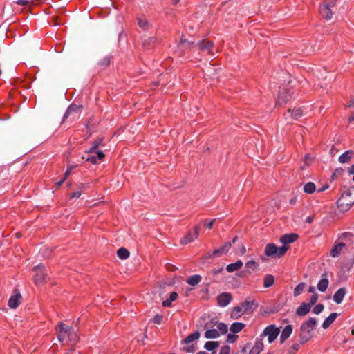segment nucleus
Listing matches in <instances>:
<instances>
[{"label":"nucleus","instance_id":"3","mask_svg":"<svg viewBox=\"0 0 354 354\" xmlns=\"http://www.w3.org/2000/svg\"><path fill=\"white\" fill-rule=\"evenodd\" d=\"M292 92L290 88L286 86L279 88L277 99L276 101L277 104L283 105L286 104L292 98Z\"/></svg>","mask_w":354,"mask_h":354},{"label":"nucleus","instance_id":"19","mask_svg":"<svg viewBox=\"0 0 354 354\" xmlns=\"http://www.w3.org/2000/svg\"><path fill=\"white\" fill-rule=\"evenodd\" d=\"M344 248V242H338L337 241H336L334 246L330 250V255L333 257H338L341 254Z\"/></svg>","mask_w":354,"mask_h":354},{"label":"nucleus","instance_id":"27","mask_svg":"<svg viewBox=\"0 0 354 354\" xmlns=\"http://www.w3.org/2000/svg\"><path fill=\"white\" fill-rule=\"evenodd\" d=\"M243 266V262L241 260H238L234 263H230L227 266L226 270L228 272H233L239 270Z\"/></svg>","mask_w":354,"mask_h":354},{"label":"nucleus","instance_id":"24","mask_svg":"<svg viewBox=\"0 0 354 354\" xmlns=\"http://www.w3.org/2000/svg\"><path fill=\"white\" fill-rule=\"evenodd\" d=\"M310 305H308L307 303H302L296 310L297 315L299 316H304L308 313L310 310Z\"/></svg>","mask_w":354,"mask_h":354},{"label":"nucleus","instance_id":"23","mask_svg":"<svg viewBox=\"0 0 354 354\" xmlns=\"http://www.w3.org/2000/svg\"><path fill=\"white\" fill-rule=\"evenodd\" d=\"M157 43V39L154 37H149L142 41L144 48L149 50L155 46Z\"/></svg>","mask_w":354,"mask_h":354},{"label":"nucleus","instance_id":"38","mask_svg":"<svg viewBox=\"0 0 354 354\" xmlns=\"http://www.w3.org/2000/svg\"><path fill=\"white\" fill-rule=\"evenodd\" d=\"M219 346L218 342L209 341L205 344L204 348L209 351H214Z\"/></svg>","mask_w":354,"mask_h":354},{"label":"nucleus","instance_id":"20","mask_svg":"<svg viewBox=\"0 0 354 354\" xmlns=\"http://www.w3.org/2000/svg\"><path fill=\"white\" fill-rule=\"evenodd\" d=\"M298 238L296 234H286L280 238V241L284 245L295 242Z\"/></svg>","mask_w":354,"mask_h":354},{"label":"nucleus","instance_id":"18","mask_svg":"<svg viewBox=\"0 0 354 354\" xmlns=\"http://www.w3.org/2000/svg\"><path fill=\"white\" fill-rule=\"evenodd\" d=\"M21 295L18 290H15L14 295H12L8 300V306L11 308H16L19 304V299Z\"/></svg>","mask_w":354,"mask_h":354},{"label":"nucleus","instance_id":"46","mask_svg":"<svg viewBox=\"0 0 354 354\" xmlns=\"http://www.w3.org/2000/svg\"><path fill=\"white\" fill-rule=\"evenodd\" d=\"M223 268H221V269H218V270H216V269H214V270H212L211 271L208 272H207V279H210V281H212V277H213L214 276H215L216 274L220 273L221 272L223 271Z\"/></svg>","mask_w":354,"mask_h":354},{"label":"nucleus","instance_id":"54","mask_svg":"<svg viewBox=\"0 0 354 354\" xmlns=\"http://www.w3.org/2000/svg\"><path fill=\"white\" fill-rule=\"evenodd\" d=\"M230 347L227 345L223 346L219 352V354H230Z\"/></svg>","mask_w":354,"mask_h":354},{"label":"nucleus","instance_id":"30","mask_svg":"<svg viewBox=\"0 0 354 354\" xmlns=\"http://www.w3.org/2000/svg\"><path fill=\"white\" fill-rule=\"evenodd\" d=\"M178 293L173 292L170 294L169 299L162 301V306L164 307H170L173 301H176L178 298Z\"/></svg>","mask_w":354,"mask_h":354},{"label":"nucleus","instance_id":"9","mask_svg":"<svg viewBox=\"0 0 354 354\" xmlns=\"http://www.w3.org/2000/svg\"><path fill=\"white\" fill-rule=\"evenodd\" d=\"M232 247L231 242H225L221 248L216 249L212 252L207 253L206 258H214L221 257L226 254Z\"/></svg>","mask_w":354,"mask_h":354},{"label":"nucleus","instance_id":"51","mask_svg":"<svg viewBox=\"0 0 354 354\" xmlns=\"http://www.w3.org/2000/svg\"><path fill=\"white\" fill-rule=\"evenodd\" d=\"M317 299H318V296L316 293H314L310 299V301H309V303H307L308 305H310V307L312 306H313L317 301Z\"/></svg>","mask_w":354,"mask_h":354},{"label":"nucleus","instance_id":"7","mask_svg":"<svg viewBox=\"0 0 354 354\" xmlns=\"http://www.w3.org/2000/svg\"><path fill=\"white\" fill-rule=\"evenodd\" d=\"M58 339L62 344H75L79 339L77 333H58Z\"/></svg>","mask_w":354,"mask_h":354},{"label":"nucleus","instance_id":"50","mask_svg":"<svg viewBox=\"0 0 354 354\" xmlns=\"http://www.w3.org/2000/svg\"><path fill=\"white\" fill-rule=\"evenodd\" d=\"M148 337L146 333H140L139 335L136 337L138 342L145 344V341L147 339Z\"/></svg>","mask_w":354,"mask_h":354},{"label":"nucleus","instance_id":"21","mask_svg":"<svg viewBox=\"0 0 354 354\" xmlns=\"http://www.w3.org/2000/svg\"><path fill=\"white\" fill-rule=\"evenodd\" d=\"M353 236L351 232H346L341 234L337 241L338 242H344L346 245V243H351L353 242Z\"/></svg>","mask_w":354,"mask_h":354},{"label":"nucleus","instance_id":"32","mask_svg":"<svg viewBox=\"0 0 354 354\" xmlns=\"http://www.w3.org/2000/svg\"><path fill=\"white\" fill-rule=\"evenodd\" d=\"M311 338L310 333H299L296 340L299 342V345L306 343Z\"/></svg>","mask_w":354,"mask_h":354},{"label":"nucleus","instance_id":"31","mask_svg":"<svg viewBox=\"0 0 354 354\" xmlns=\"http://www.w3.org/2000/svg\"><path fill=\"white\" fill-rule=\"evenodd\" d=\"M243 313H245L241 308L240 306L234 307L231 313V318L233 319H239Z\"/></svg>","mask_w":354,"mask_h":354},{"label":"nucleus","instance_id":"4","mask_svg":"<svg viewBox=\"0 0 354 354\" xmlns=\"http://www.w3.org/2000/svg\"><path fill=\"white\" fill-rule=\"evenodd\" d=\"M351 193L349 191L344 192L342 197L337 201V205L342 211H347L354 203V201L349 200Z\"/></svg>","mask_w":354,"mask_h":354},{"label":"nucleus","instance_id":"62","mask_svg":"<svg viewBox=\"0 0 354 354\" xmlns=\"http://www.w3.org/2000/svg\"><path fill=\"white\" fill-rule=\"evenodd\" d=\"M66 180V178H63L61 180H59V182H57L56 183L57 185V187L59 188L63 183Z\"/></svg>","mask_w":354,"mask_h":354},{"label":"nucleus","instance_id":"33","mask_svg":"<svg viewBox=\"0 0 354 354\" xmlns=\"http://www.w3.org/2000/svg\"><path fill=\"white\" fill-rule=\"evenodd\" d=\"M201 281V277L198 274H195L189 277L187 279V283L191 286H196Z\"/></svg>","mask_w":354,"mask_h":354},{"label":"nucleus","instance_id":"63","mask_svg":"<svg viewBox=\"0 0 354 354\" xmlns=\"http://www.w3.org/2000/svg\"><path fill=\"white\" fill-rule=\"evenodd\" d=\"M110 62H111L110 58L109 57H106L103 60V63L102 64L107 66V65H109L110 64Z\"/></svg>","mask_w":354,"mask_h":354},{"label":"nucleus","instance_id":"44","mask_svg":"<svg viewBox=\"0 0 354 354\" xmlns=\"http://www.w3.org/2000/svg\"><path fill=\"white\" fill-rule=\"evenodd\" d=\"M279 334V333H262L261 335V337H263L268 335V342L270 343H272L277 339Z\"/></svg>","mask_w":354,"mask_h":354},{"label":"nucleus","instance_id":"64","mask_svg":"<svg viewBox=\"0 0 354 354\" xmlns=\"http://www.w3.org/2000/svg\"><path fill=\"white\" fill-rule=\"evenodd\" d=\"M348 173L350 174H354V164L349 167Z\"/></svg>","mask_w":354,"mask_h":354},{"label":"nucleus","instance_id":"49","mask_svg":"<svg viewBox=\"0 0 354 354\" xmlns=\"http://www.w3.org/2000/svg\"><path fill=\"white\" fill-rule=\"evenodd\" d=\"M299 348V344H294L289 349L288 354H295Z\"/></svg>","mask_w":354,"mask_h":354},{"label":"nucleus","instance_id":"29","mask_svg":"<svg viewBox=\"0 0 354 354\" xmlns=\"http://www.w3.org/2000/svg\"><path fill=\"white\" fill-rule=\"evenodd\" d=\"M263 347L262 339H257L255 344L251 348L252 354H259L263 349Z\"/></svg>","mask_w":354,"mask_h":354},{"label":"nucleus","instance_id":"56","mask_svg":"<svg viewBox=\"0 0 354 354\" xmlns=\"http://www.w3.org/2000/svg\"><path fill=\"white\" fill-rule=\"evenodd\" d=\"M162 320V316L160 315H156L153 319V322L157 324H160Z\"/></svg>","mask_w":354,"mask_h":354},{"label":"nucleus","instance_id":"13","mask_svg":"<svg viewBox=\"0 0 354 354\" xmlns=\"http://www.w3.org/2000/svg\"><path fill=\"white\" fill-rule=\"evenodd\" d=\"M198 50L201 52L205 53L208 55H214L212 52V48L214 46V43L207 39H203L201 41L198 42L196 46Z\"/></svg>","mask_w":354,"mask_h":354},{"label":"nucleus","instance_id":"8","mask_svg":"<svg viewBox=\"0 0 354 354\" xmlns=\"http://www.w3.org/2000/svg\"><path fill=\"white\" fill-rule=\"evenodd\" d=\"M335 3L330 1L329 3H324L319 6V12L322 17L326 20H330L333 16L331 8L335 6Z\"/></svg>","mask_w":354,"mask_h":354},{"label":"nucleus","instance_id":"15","mask_svg":"<svg viewBox=\"0 0 354 354\" xmlns=\"http://www.w3.org/2000/svg\"><path fill=\"white\" fill-rule=\"evenodd\" d=\"M56 332H75V330H78V328L77 324H71L68 325L63 322H59L56 326Z\"/></svg>","mask_w":354,"mask_h":354},{"label":"nucleus","instance_id":"43","mask_svg":"<svg viewBox=\"0 0 354 354\" xmlns=\"http://www.w3.org/2000/svg\"><path fill=\"white\" fill-rule=\"evenodd\" d=\"M281 327H277L274 324H270L266 327L263 332H281Z\"/></svg>","mask_w":354,"mask_h":354},{"label":"nucleus","instance_id":"60","mask_svg":"<svg viewBox=\"0 0 354 354\" xmlns=\"http://www.w3.org/2000/svg\"><path fill=\"white\" fill-rule=\"evenodd\" d=\"M73 167H68L65 174H64V178H66V179L68 178V176H69L71 170H72Z\"/></svg>","mask_w":354,"mask_h":354},{"label":"nucleus","instance_id":"10","mask_svg":"<svg viewBox=\"0 0 354 354\" xmlns=\"http://www.w3.org/2000/svg\"><path fill=\"white\" fill-rule=\"evenodd\" d=\"M34 271L36 272L34 276V281L36 285L42 283L46 277V272L45 268L42 265H38L34 268Z\"/></svg>","mask_w":354,"mask_h":354},{"label":"nucleus","instance_id":"1","mask_svg":"<svg viewBox=\"0 0 354 354\" xmlns=\"http://www.w3.org/2000/svg\"><path fill=\"white\" fill-rule=\"evenodd\" d=\"M288 250V247L286 245L277 247L274 243H268L265 248V254L268 257L281 258L286 254Z\"/></svg>","mask_w":354,"mask_h":354},{"label":"nucleus","instance_id":"55","mask_svg":"<svg viewBox=\"0 0 354 354\" xmlns=\"http://www.w3.org/2000/svg\"><path fill=\"white\" fill-rule=\"evenodd\" d=\"M221 333H205L207 339H216L220 336Z\"/></svg>","mask_w":354,"mask_h":354},{"label":"nucleus","instance_id":"45","mask_svg":"<svg viewBox=\"0 0 354 354\" xmlns=\"http://www.w3.org/2000/svg\"><path fill=\"white\" fill-rule=\"evenodd\" d=\"M258 266L259 265L253 260L249 261L245 263V267L252 270H255Z\"/></svg>","mask_w":354,"mask_h":354},{"label":"nucleus","instance_id":"5","mask_svg":"<svg viewBox=\"0 0 354 354\" xmlns=\"http://www.w3.org/2000/svg\"><path fill=\"white\" fill-rule=\"evenodd\" d=\"M200 337V333H191L189 336L185 338L182 343L184 344L183 346V350L187 353H192L194 351V344L192 343L198 339Z\"/></svg>","mask_w":354,"mask_h":354},{"label":"nucleus","instance_id":"22","mask_svg":"<svg viewBox=\"0 0 354 354\" xmlns=\"http://www.w3.org/2000/svg\"><path fill=\"white\" fill-rule=\"evenodd\" d=\"M346 295V289L344 288H341L333 295V300L337 304H341L343 301V299Z\"/></svg>","mask_w":354,"mask_h":354},{"label":"nucleus","instance_id":"34","mask_svg":"<svg viewBox=\"0 0 354 354\" xmlns=\"http://www.w3.org/2000/svg\"><path fill=\"white\" fill-rule=\"evenodd\" d=\"M274 283V278L272 274H266L263 279V286L269 288Z\"/></svg>","mask_w":354,"mask_h":354},{"label":"nucleus","instance_id":"12","mask_svg":"<svg viewBox=\"0 0 354 354\" xmlns=\"http://www.w3.org/2000/svg\"><path fill=\"white\" fill-rule=\"evenodd\" d=\"M86 156H83V158L94 165L102 161L105 157L102 151H97L94 153H86Z\"/></svg>","mask_w":354,"mask_h":354},{"label":"nucleus","instance_id":"57","mask_svg":"<svg viewBox=\"0 0 354 354\" xmlns=\"http://www.w3.org/2000/svg\"><path fill=\"white\" fill-rule=\"evenodd\" d=\"M291 333H281L280 337V341L281 343L284 342L288 338H289Z\"/></svg>","mask_w":354,"mask_h":354},{"label":"nucleus","instance_id":"58","mask_svg":"<svg viewBox=\"0 0 354 354\" xmlns=\"http://www.w3.org/2000/svg\"><path fill=\"white\" fill-rule=\"evenodd\" d=\"M81 196V192H79V191H77V192H74L73 193H71V196H70V198H80V196Z\"/></svg>","mask_w":354,"mask_h":354},{"label":"nucleus","instance_id":"17","mask_svg":"<svg viewBox=\"0 0 354 354\" xmlns=\"http://www.w3.org/2000/svg\"><path fill=\"white\" fill-rule=\"evenodd\" d=\"M317 322L314 318H310L301 326V332H311L315 330Z\"/></svg>","mask_w":354,"mask_h":354},{"label":"nucleus","instance_id":"59","mask_svg":"<svg viewBox=\"0 0 354 354\" xmlns=\"http://www.w3.org/2000/svg\"><path fill=\"white\" fill-rule=\"evenodd\" d=\"M292 326L291 325H287L283 329L282 332H292Z\"/></svg>","mask_w":354,"mask_h":354},{"label":"nucleus","instance_id":"47","mask_svg":"<svg viewBox=\"0 0 354 354\" xmlns=\"http://www.w3.org/2000/svg\"><path fill=\"white\" fill-rule=\"evenodd\" d=\"M238 335L236 333H229L227 337V342L229 343H234L236 341Z\"/></svg>","mask_w":354,"mask_h":354},{"label":"nucleus","instance_id":"39","mask_svg":"<svg viewBox=\"0 0 354 354\" xmlns=\"http://www.w3.org/2000/svg\"><path fill=\"white\" fill-rule=\"evenodd\" d=\"M117 254L120 259H127L129 257V252L124 248H120Z\"/></svg>","mask_w":354,"mask_h":354},{"label":"nucleus","instance_id":"2","mask_svg":"<svg viewBox=\"0 0 354 354\" xmlns=\"http://www.w3.org/2000/svg\"><path fill=\"white\" fill-rule=\"evenodd\" d=\"M205 332H227L228 327L224 323L218 322L217 319H212L205 325Z\"/></svg>","mask_w":354,"mask_h":354},{"label":"nucleus","instance_id":"6","mask_svg":"<svg viewBox=\"0 0 354 354\" xmlns=\"http://www.w3.org/2000/svg\"><path fill=\"white\" fill-rule=\"evenodd\" d=\"M82 109V106L73 104H71L64 115L63 121H65L70 117H71L73 120L79 118Z\"/></svg>","mask_w":354,"mask_h":354},{"label":"nucleus","instance_id":"25","mask_svg":"<svg viewBox=\"0 0 354 354\" xmlns=\"http://www.w3.org/2000/svg\"><path fill=\"white\" fill-rule=\"evenodd\" d=\"M326 274H322V278L320 279L317 284V288L321 292H325L328 286L329 281L326 278Z\"/></svg>","mask_w":354,"mask_h":354},{"label":"nucleus","instance_id":"11","mask_svg":"<svg viewBox=\"0 0 354 354\" xmlns=\"http://www.w3.org/2000/svg\"><path fill=\"white\" fill-rule=\"evenodd\" d=\"M199 231L200 227L198 225H196L194 228V231H189L187 234L180 239V243L182 245H186L192 242L194 240L198 238Z\"/></svg>","mask_w":354,"mask_h":354},{"label":"nucleus","instance_id":"37","mask_svg":"<svg viewBox=\"0 0 354 354\" xmlns=\"http://www.w3.org/2000/svg\"><path fill=\"white\" fill-rule=\"evenodd\" d=\"M316 189V186L314 183L308 182L304 186V191L306 194H313Z\"/></svg>","mask_w":354,"mask_h":354},{"label":"nucleus","instance_id":"42","mask_svg":"<svg viewBox=\"0 0 354 354\" xmlns=\"http://www.w3.org/2000/svg\"><path fill=\"white\" fill-rule=\"evenodd\" d=\"M306 287V283L304 282H301L299 283L295 288L293 295L295 297H297L299 295L301 294V292L304 291V288Z\"/></svg>","mask_w":354,"mask_h":354},{"label":"nucleus","instance_id":"26","mask_svg":"<svg viewBox=\"0 0 354 354\" xmlns=\"http://www.w3.org/2000/svg\"><path fill=\"white\" fill-rule=\"evenodd\" d=\"M337 317V313H331L324 322L322 327L324 329H327L335 320Z\"/></svg>","mask_w":354,"mask_h":354},{"label":"nucleus","instance_id":"36","mask_svg":"<svg viewBox=\"0 0 354 354\" xmlns=\"http://www.w3.org/2000/svg\"><path fill=\"white\" fill-rule=\"evenodd\" d=\"M245 324L241 322H236L231 325L230 332H241L244 328Z\"/></svg>","mask_w":354,"mask_h":354},{"label":"nucleus","instance_id":"40","mask_svg":"<svg viewBox=\"0 0 354 354\" xmlns=\"http://www.w3.org/2000/svg\"><path fill=\"white\" fill-rule=\"evenodd\" d=\"M288 113H290V115L295 119H298L302 115L303 111L301 108H294L292 111L290 109H289Z\"/></svg>","mask_w":354,"mask_h":354},{"label":"nucleus","instance_id":"35","mask_svg":"<svg viewBox=\"0 0 354 354\" xmlns=\"http://www.w3.org/2000/svg\"><path fill=\"white\" fill-rule=\"evenodd\" d=\"M138 25L144 30H148L150 27L149 21L146 19L141 17L138 18Z\"/></svg>","mask_w":354,"mask_h":354},{"label":"nucleus","instance_id":"14","mask_svg":"<svg viewBox=\"0 0 354 354\" xmlns=\"http://www.w3.org/2000/svg\"><path fill=\"white\" fill-rule=\"evenodd\" d=\"M245 313H252L258 306V304L254 300L246 299L240 305Z\"/></svg>","mask_w":354,"mask_h":354},{"label":"nucleus","instance_id":"41","mask_svg":"<svg viewBox=\"0 0 354 354\" xmlns=\"http://www.w3.org/2000/svg\"><path fill=\"white\" fill-rule=\"evenodd\" d=\"M102 140L101 139L95 140L92 143V146L91 147V148L88 150L86 151L85 153H94V152L99 151L97 149V148L100 146V145L102 143Z\"/></svg>","mask_w":354,"mask_h":354},{"label":"nucleus","instance_id":"52","mask_svg":"<svg viewBox=\"0 0 354 354\" xmlns=\"http://www.w3.org/2000/svg\"><path fill=\"white\" fill-rule=\"evenodd\" d=\"M344 173V169L342 168H337L335 170L333 174V178H337V177H339L340 176H342Z\"/></svg>","mask_w":354,"mask_h":354},{"label":"nucleus","instance_id":"28","mask_svg":"<svg viewBox=\"0 0 354 354\" xmlns=\"http://www.w3.org/2000/svg\"><path fill=\"white\" fill-rule=\"evenodd\" d=\"M353 155V151L351 150H348L339 156V161L341 163L348 162L351 160Z\"/></svg>","mask_w":354,"mask_h":354},{"label":"nucleus","instance_id":"16","mask_svg":"<svg viewBox=\"0 0 354 354\" xmlns=\"http://www.w3.org/2000/svg\"><path fill=\"white\" fill-rule=\"evenodd\" d=\"M232 295L229 292H223L217 297L218 306L224 307L227 306L232 301Z\"/></svg>","mask_w":354,"mask_h":354},{"label":"nucleus","instance_id":"53","mask_svg":"<svg viewBox=\"0 0 354 354\" xmlns=\"http://www.w3.org/2000/svg\"><path fill=\"white\" fill-rule=\"evenodd\" d=\"M215 221H216V219H212L211 221H208V220L206 219V220L204 221V225L207 228L211 229V228H212L213 225H214Z\"/></svg>","mask_w":354,"mask_h":354},{"label":"nucleus","instance_id":"48","mask_svg":"<svg viewBox=\"0 0 354 354\" xmlns=\"http://www.w3.org/2000/svg\"><path fill=\"white\" fill-rule=\"evenodd\" d=\"M324 310V305L323 304H317L313 309V312L316 314V315H318L319 314L322 310Z\"/></svg>","mask_w":354,"mask_h":354},{"label":"nucleus","instance_id":"61","mask_svg":"<svg viewBox=\"0 0 354 354\" xmlns=\"http://www.w3.org/2000/svg\"><path fill=\"white\" fill-rule=\"evenodd\" d=\"M17 3L18 5L25 6L28 3V1L27 0H18Z\"/></svg>","mask_w":354,"mask_h":354}]
</instances>
